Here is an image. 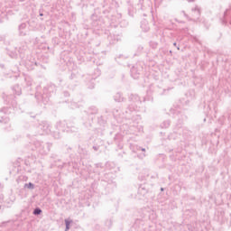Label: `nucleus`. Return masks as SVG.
Instances as JSON below:
<instances>
[{"label":"nucleus","instance_id":"nucleus-1","mask_svg":"<svg viewBox=\"0 0 231 231\" xmlns=\"http://www.w3.org/2000/svg\"><path fill=\"white\" fill-rule=\"evenodd\" d=\"M66 223V230L69 228V225H71V222L69 220H65Z\"/></svg>","mask_w":231,"mask_h":231},{"label":"nucleus","instance_id":"nucleus-2","mask_svg":"<svg viewBox=\"0 0 231 231\" xmlns=\"http://www.w3.org/2000/svg\"><path fill=\"white\" fill-rule=\"evenodd\" d=\"M41 212H42V211L41 209L37 208V209L34 210L33 214L38 216L39 214H41Z\"/></svg>","mask_w":231,"mask_h":231}]
</instances>
